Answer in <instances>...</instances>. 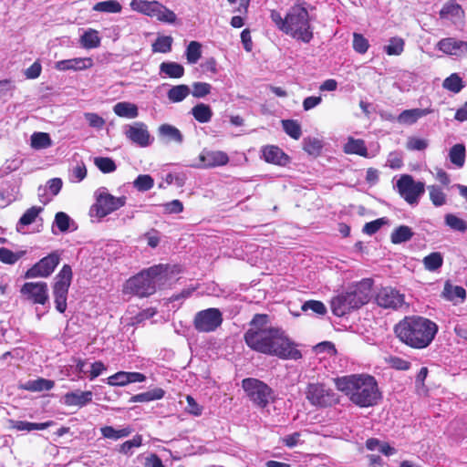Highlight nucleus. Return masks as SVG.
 I'll return each mask as SVG.
<instances>
[{
  "label": "nucleus",
  "instance_id": "obj_1",
  "mask_svg": "<svg viewBox=\"0 0 467 467\" xmlns=\"http://www.w3.org/2000/svg\"><path fill=\"white\" fill-rule=\"evenodd\" d=\"M249 326L244 341L251 349L283 359L301 358V352L295 348L285 332L269 324L267 315H255Z\"/></svg>",
  "mask_w": 467,
  "mask_h": 467
},
{
  "label": "nucleus",
  "instance_id": "obj_2",
  "mask_svg": "<svg viewBox=\"0 0 467 467\" xmlns=\"http://www.w3.org/2000/svg\"><path fill=\"white\" fill-rule=\"evenodd\" d=\"M337 389L360 408L372 407L381 400L378 382L368 374H354L335 380Z\"/></svg>",
  "mask_w": 467,
  "mask_h": 467
},
{
  "label": "nucleus",
  "instance_id": "obj_3",
  "mask_svg": "<svg viewBox=\"0 0 467 467\" xmlns=\"http://www.w3.org/2000/svg\"><path fill=\"white\" fill-rule=\"evenodd\" d=\"M270 17L278 29L296 40L308 43L313 38L311 17L301 5H293L284 18L275 10L271 11Z\"/></svg>",
  "mask_w": 467,
  "mask_h": 467
},
{
  "label": "nucleus",
  "instance_id": "obj_4",
  "mask_svg": "<svg viewBox=\"0 0 467 467\" xmlns=\"http://www.w3.org/2000/svg\"><path fill=\"white\" fill-rule=\"evenodd\" d=\"M438 330L437 325L424 317H406L395 327L397 337L408 346L415 348L428 347Z\"/></svg>",
  "mask_w": 467,
  "mask_h": 467
},
{
  "label": "nucleus",
  "instance_id": "obj_5",
  "mask_svg": "<svg viewBox=\"0 0 467 467\" xmlns=\"http://www.w3.org/2000/svg\"><path fill=\"white\" fill-rule=\"evenodd\" d=\"M168 277V265H156L130 278L126 283L125 289L140 297L149 296L154 294L158 287L163 285Z\"/></svg>",
  "mask_w": 467,
  "mask_h": 467
},
{
  "label": "nucleus",
  "instance_id": "obj_6",
  "mask_svg": "<svg viewBox=\"0 0 467 467\" xmlns=\"http://www.w3.org/2000/svg\"><path fill=\"white\" fill-rule=\"evenodd\" d=\"M95 202L91 205L89 215L100 220L126 204V196L115 197L107 188L100 187L95 193Z\"/></svg>",
  "mask_w": 467,
  "mask_h": 467
},
{
  "label": "nucleus",
  "instance_id": "obj_7",
  "mask_svg": "<svg viewBox=\"0 0 467 467\" xmlns=\"http://www.w3.org/2000/svg\"><path fill=\"white\" fill-rule=\"evenodd\" d=\"M242 388L249 400L258 408L264 409L275 400L273 389L257 379H243Z\"/></svg>",
  "mask_w": 467,
  "mask_h": 467
},
{
  "label": "nucleus",
  "instance_id": "obj_8",
  "mask_svg": "<svg viewBox=\"0 0 467 467\" xmlns=\"http://www.w3.org/2000/svg\"><path fill=\"white\" fill-rule=\"evenodd\" d=\"M396 188L406 202L410 205H418L420 197L425 192V183L422 182H416L411 175L403 174L397 181Z\"/></svg>",
  "mask_w": 467,
  "mask_h": 467
},
{
  "label": "nucleus",
  "instance_id": "obj_9",
  "mask_svg": "<svg viewBox=\"0 0 467 467\" xmlns=\"http://www.w3.org/2000/svg\"><path fill=\"white\" fill-rule=\"evenodd\" d=\"M222 323L223 314L218 308L214 307L197 312L193 318V327L201 333L213 332Z\"/></svg>",
  "mask_w": 467,
  "mask_h": 467
},
{
  "label": "nucleus",
  "instance_id": "obj_10",
  "mask_svg": "<svg viewBox=\"0 0 467 467\" xmlns=\"http://www.w3.org/2000/svg\"><path fill=\"white\" fill-rule=\"evenodd\" d=\"M372 282L370 279H364L348 291L343 293L348 298V305L354 309L359 308L368 302L370 298Z\"/></svg>",
  "mask_w": 467,
  "mask_h": 467
},
{
  "label": "nucleus",
  "instance_id": "obj_11",
  "mask_svg": "<svg viewBox=\"0 0 467 467\" xmlns=\"http://www.w3.org/2000/svg\"><path fill=\"white\" fill-rule=\"evenodd\" d=\"M59 261L60 256L58 253H51L29 268L26 272L25 276L26 278L47 277L54 272Z\"/></svg>",
  "mask_w": 467,
  "mask_h": 467
},
{
  "label": "nucleus",
  "instance_id": "obj_12",
  "mask_svg": "<svg viewBox=\"0 0 467 467\" xmlns=\"http://www.w3.org/2000/svg\"><path fill=\"white\" fill-rule=\"evenodd\" d=\"M124 134L129 140L141 148L148 147L153 142L147 125L141 121L126 125Z\"/></svg>",
  "mask_w": 467,
  "mask_h": 467
},
{
  "label": "nucleus",
  "instance_id": "obj_13",
  "mask_svg": "<svg viewBox=\"0 0 467 467\" xmlns=\"http://www.w3.org/2000/svg\"><path fill=\"white\" fill-rule=\"evenodd\" d=\"M306 399L314 406L327 407L335 402L334 393L323 384L311 383L306 389Z\"/></svg>",
  "mask_w": 467,
  "mask_h": 467
},
{
  "label": "nucleus",
  "instance_id": "obj_14",
  "mask_svg": "<svg viewBox=\"0 0 467 467\" xmlns=\"http://www.w3.org/2000/svg\"><path fill=\"white\" fill-rule=\"evenodd\" d=\"M26 300L33 304L45 305L48 301V287L45 282H27L21 290Z\"/></svg>",
  "mask_w": 467,
  "mask_h": 467
},
{
  "label": "nucleus",
  "instance_id": "obj_15",
  "mask_svg": "<svg viewBox=\"0 0 467 467\" xmlns=\"http://www.w3.org/2000/svg\"><path fill=\"white\" fill-rule=\"evenodd\" d=\"M376 302L380 307L391 309H398L405 303L404 295L389 286L379 289Z\"/></svg>",
  "mask_w": 467,
  "mask_h": 467
},
{
  "label": "nucleus",
  "instance_id": "obj_16",
  "mask_svg": "<svg viewBox=\"0 0 467 467\" xmlns=\"http://www.w3.org/2000/svg\"><path fill=\"white\" fill-rule=\"evenodd\" d=\"M228 161L229 157L223 151L203 150L199 155V162L192 166L199 169H209L223 166Z\"/></svg>",
  "mask_w": 467,
  "mask_h": 467
},
{
  "label": "nucleus",
  "instance_id": "obj_17",
  "mask_svg": "<svg viewBox=\"0 0 467 467\" xmlns=\"http://www.w3.org/2000/svg\"><path fill=\"white\" fill-rule=\"evenodd\" d=\"M142 15L150 17H155L157 20L172 24L176 21V14L167 8L165 5L158 1H150L149 5L144 9Z\"/></svg>",
  "mask_w": 467,
  "mask_h": 467
},
{
  "label": "nucleus",
  "instance_id": "obj_18",
  "mask_svg": "<svg viewBox=\"0 0 467 467\" xmlns=\"http://www.w3.org/2000/svg\"><path fill=\"white\" fill-rule=\"evenodd\" d=\"M437 47L443 54L448 56H467V42L453 37H447L440 40Z\"/></svg>",
  "mask_w": 467,
  "mask_h": 467
},
{
  "label": "nucleus",
  "instance_id": "obj_19",
  "mask_svg": "<svg viewBox=\"0 0 467 467\" xmlns=\"http://www.w3.org/2000/svg\"><path fill=\"white\" fill-rule=\"evenodd\" d=\"M72 280V270L68 265H64L55 277L53 285V296H67L68 288Z\"/></svg>",
  "mask_w": 467,
  "mask_h": 467
},
{
  "label": "nucleus",
  "instance_id": "obj_20",
  "mask_svg": "<svg viewBox=\"0 0 467 467\" xmlns=\"http://www.w3.org/2000/svg\"><path fill=\"white\" fill-rule=\"evenodd\" d=\"M92 397L91 391L76 390L66 393L62 401L66 406L84 407L91 402Z\"/></svg>",
  "mask_w": 467,
  "mask_h": 467
},
{
  "label": "nucleus",
  "instance_id": "obj_21",
  "mask_svg": "<svg viewBox=\"0 0 467 467\" xmlns=\"http://www.w3.org/2000/svg\"><path fill=\"white\" fill-rule=\"evenodd\" d=\"M263 157L265 161L277 165H285L288 158L286 154L276 146H266L263 149Z\"/></svg>",
  "mask_w": 467,
  "mask_h": 467
},
{
  "label": "nucleus",
  "instance_id": "obj_22",
  "mask_svg": "<svg viewBox=\"0 0 467 467\" xmlns=\"http://www.w3.org/2000/svg\"><path fill=\"white\" fill-rule=\"evenodd\" d=\"M158 133L164 142H176L181 144L183 140L182 132L171 124H162L158 129Z\"/></svg>",
  "mask_w": 467,
  "mask_h": 467
},
{
  "label": "nucleus",
  "instance_id": "obj_23",
  "mask_svg": "<svg viewBox=\"0 0 467 467\" xmlns=\"http://www.w3.org/2000/svg\"><path fill=\"white\" fill-rule=\"evenodd\" d=\"M442 296L454 304L462 303L466 298V291L462 286L453 285L450 282H446L442 291Z\"/></svg>",
  "mask_w": 467,
  "mask_h": 467
},
{
  "label": "nucleus",
  "instance_id": "obj_24",
  "mask_svg": "<svg viewBox=\"0 0 467 467\" xmlns=\"http://www.w3.org/2000/svg\"><path fill=\"white\" fill-rule=\"evenodd\" d=\"M343 151L346 154H356L361 157H368L366 143L361 139H354L348 137L347 142L343 146Z\"/></svg>",
  "mask_w": 467,
  "mask_h": 467
},
{
  "label": "nucleus",
  "instance_id": "obj_25",
  "mask_svg": "<svg viewBox=\"0 0 467 467\" xmlns=\"http://www.w3.org/2000/svg\"><path fill=\"white\" fill-rule=\"evenodd\" d=\"M431 109H412L403 110L398 117L397 120L400 124L411 125L415 123L419 119L430 114Z\"/></svg>",
  "mask_w": 467,
  "mask_h": 467
},
{
  "label": "nucleus",
  "instance_id": "obj_26",
  "mask_svg": "<svg viewBox=\"0 0 467 467\" xmlns=\"http://www.w3.org/2000/svg\"><path fill=\"white\" fill-rule=\"evenodd\" d=\"M440 16L446 19H462L464 16V11L462 6L454 0L446 3L440 11Z\"/></svg>",
  "mask_w": 467,
  "mask_h": 467
},
{
  "label": "nucleus",
  "instance_id": "obj_27",
  "mask_svg": "<svg viewBox=\"0 0 467 467\" xmlns=\"http://www.w3.org/2000/svg\"><path fill=\"white\" fill-rule=\"evenodd\" d=\"M113 112L121 118L135 119L139 116L138 107L130 102H118L113 107Z\"/></svg>",
  "mask_w": 467,
  "mask_h": 467
},
{
  "label": "nucleus",
  "instance_id": "obj_28",
  "mask_svg": "<svg viewBox=\"0 0 467 467\" xmlns=\"http://www.w3.org/2000/svg\"><path fill=\"white\" fill-rule=\"evenodd\" d=\"M53 425V421L42 423L28 422L24 420H10V428L21 431H43Z\"/></svg>",
  "mask_w": 467,
  "mask_h": 467
},
{
  "label": "nucleus",
  "instance_id": "obj_29",
  "mask_svg": "<svg viewBox=\"0 0 467 467\" xmlns=\"http://www.w3.org/2000/svg\"><path fill=\"white\" fill-rule=\"evenodd\" d=\"M331 309L335 316L342 317L354 308L348 305V298L342 293L332 299Z\"/></svg>",
  "mask_w": 467,
  "mask_h": 467
},
{
  "label": "nucleus",
  "instance_id": "obj_30",
  "mask_svg": "<svg viewBox=\"0 0 467 467\" xmlns=\"http://www.w3.org/2000/svg\"><path fill=\"white\" fill-rule=\"evenodd\" d=\"M100 432L103 438L117 441L128 437L132 432V429L124 427L117 430L112 426H104L100 428Z\"/></svg>",
  "mask_w": 467,
  "mask_h": 467
},
{
  "label": "nucleus",
  "instance_id": "obj_31",
  "mask_svg": "<svg viewBox=\"0 0 467 467\" xmlns=\"http://www.w3.org/2000/svg\"><path fill=\"white\" fill-rule=\"evenodd\" d=\"M41 212H42V208L37 207V206H32L31 208L27 209L24 213V214L20 217V219L16 224L17 232L22 233L23 228L25 226H27V225L33 223Z\"/></svg>",
  "mask_w": 467,
  "mask_h": 467
},
{
  "label": "nucleus",
  "instance_id": "obj_32",
  "mask_svg": "<svg viewBox=\"0 0 467 467\" xmlns=\"http://www.w3.org/2000/svg\"><path fill=\"white\" fill-rule=\"evenodd\" d=\"M465 146L462 143L453 145L449 151L451 162L457 168L463 167L465 163Z\"/></svg>",
  "mask_w": 467,
  "mask_h": 467
},
{
  "label": "nucleus",
  "instance_id": "obj_33",
  "mask_svg": "<svg viewBox=\"0 0 467 467\" xmlns=\"http://www.w3.org/2000/svg\"><path fill=\"white\" fill-rule=\"evenodd\" d=\"M54 386H55V382L53 380L39 378L37 379L28 380L22 386V388L26 390L36 392V391L49 390V389H53Z\"/></svg>",
  "mask_w": 467,
  "mask_h": 467
},
{
  "label": "nucleus",
  "instance_id": "obj_34",
  "mask_svg": "<svg viewBox=\"0 0 467 467\" xmlns=\"http://www.w3.org/2000/svg\"><path fill=\"white\" fill-rule=\"evenodd\" d=\"M165 391L161 388H156L143 393L134 395L130 398L131 402H149L158 400L163 398Z\"/></svg>",
  "mask_w": 467,
  "mask_h": 467
},
{
  "label": "nucleus",
  "instance_id": "obj_35",
  "mask_svg": "<svg viewBox=\"0 0 467 467\" xmlns=\"http://www.w3.org/2000/svg\"><path fill=\"white\" fill-rule=\"evenodd\" d=\"M424 268L430 272H435L443 265V256L440 252H432L422 260Z\"/></svg>",
  "mask_w": 467,
  "mask_h": 467
},
{
  "label": "nucleus",
  "instance_id": "obj_36",
  "mask_svg": "<svg viewBox=\"0 0 467 467\" xmlns=\"http://www.w3.org/2000/svg\"><path fill=\"white\" fill-rule=\"evenodd\" d=\"M192 114L200 123H207L213 117V111L209 105L199 103L192 109Z\"/></svg>",
  "mask_w": 467,
  "mask_h": 467
},
{
  "label": "nucleus",
  "instance_id": "obj_37",
  "mask_svg": "<svg viewBox=\"0 0 467 467\" xmlns=\"http://www.w3.org/2000/svg\"><path fill=\"white\" fill-rule=\"evenodd\" d=\"M412 236L413 232L410 227L400 225L393 230L390 240L393 244H398L410 240Z\"/></svg>",
  "mask_w": 467,
  "mask_h": 467
},
{
  "label": "nucleus",
  "instance_id": "obj_38",
  "mask_svg": "<svg viewBox=\"0 0 467 467\" xmlns=\"http://www.w3.org/2000/svg\"><path fill=\"white\" fill-rule=\"evenodd\" d=\"M30 145L35 150H43L52 145V140L48 133L34 132L31 135Z\"/></svg>",
  "mask_w": 467,
  "mask_h": 467
},
{
  "label": "nucleus",
  "instance_id": "obj_39",
  "mask_svg": "<svg viewBox=\"0 0 467 467\" xmlns=\"http://www.w3.org/2000/svg\"><path fill=\"white\" fill-rule=\"evenodd\" d=\"M429 191L430 200L432 204L436 207H441L447 202V196L441 187L438 185H429L427 187Z\"/></svg>",
  "mask_w": 467,
  "mask_h": 467
},
{
  "label": "nucleus",
  "instance_id": "obj_40",
  "mask_svg": "<svg viewBox=\"0 0 467 467\" xmlns=\"http://www.w3.org/2000/svg\"><path fill=\"white\" fill-rule=\"evenodd\" d=\"M191 90L190 88L186 85H178L172 87L168 91V99L170 101L177 103L182 101L189 94Z\"/></svg>",
  "mask_w": 467,
  "mask_h": 467
},
{
  "label": "nucleus",
  "instance_id": "obj_41",
  "mask_svg": "<svg viewBox=\"0 0 467 467\" xmlns=\"http://www.w3.org/2000/svg\"><path fill=\"white\" fill-rule=\"evenodd\" d=\"M121 9V5L115 0L99 2L93 6L94 11L111 14L119 13Z\"/></svg>",
  "mask_w": 467,
  "mask_h": 467
},
{
  "label": "nucleus",
  "instance_id": "obj_42",
  "mask_svg": "<svg viewBox=\"0 0 467 467\" xmlns=\"http://www.w3.org/2000/svg\"><path fill=\"white\" fill-rule=\"evenodd\" d=\"M282 126L285 132L295 140H298L302 135V130L299 122L294 119L282 120Z\"/></svg>",
  "mask_w": 467,
  "mask_h": 467
},
{
  "label": "nucleus",
  "instance_id": "obj_43",
  "mask_svg": "<svg viewBox=\"0 0 467 467\" xmlns=\"http://www.w3.org/2000/svg\"><path fill=\"white\" fill-rule=\"evenodd\" d=\"M99 43L100 37L97 30L88 29L81 36V44L87 48L97 47Z\"/></svg>",
  "mask_w": 467,
  "mask_h": 467
},
{
  "label": "nucleus",
  "instance_id": "obj_44",
  "mask_svg": "<svg viewBox=\"0 0 467 467\" xmlns=\"http://www.w3.org/2000/svg\"><path fill=\"white\" fill-rule=\"evenodd\" d=\"M94 164L103 173H110L117 169L114 161L109 157H95Z\"/></svg>",
  "mask_w": 467,
  "mask_h": 467
},
{
  "label": "nucleus",
  "instance_id": "obj_45",
  "mask_svg": "<svg viewBox=\"0 0 467 467\" xmlns=\"http://www.w3.org/2000/svg\"><path fill=\"white\" fill-rule=\"evenodd\" d=\"M161 72L170 78H181L183 75V67L175 62L162 63L160 67Z\"/></svg>",
  "mask_w": 467,
  "mask_h": 467
},
{
  "label": "nucleus",
  "instance_id": "obj_46",
  "mask_svg": "<svg viewBox=\"0 0 467 467\" xmlns=\"http://www.w3.org/2000/svg\"><path fill=\"white\" fill-rule=\"evenodd\" d=\"M445 223L454 231L461 233L467 231V223L463 219L452 213H448L445 215Z\"/></svg>",
  "mask_w": 467,
  "mask_h": 467
},
{
  "label": "nucleus",
  "instance_id": "obj_47",
  "mask_svg": "<svg viewBox=\"0 0 467 467\" xmlns=\"http://www.w3.org/2000/svg\"><path fill=\"white\" fill-rule=\"evenodd\" d=\"M442 86L445 89H448L453 93H459L463 88L462 78L455 73L446 78Z\"/></svg>",
  "mask_w": 467,
  "mask_h": 467
},
{
  "label": "nucleus",
  "instance_id": "obj_48",
  "mask_svg": "<svg viewBox=\"0 0 467 467\" xmlns=\"http://www.w3.org/2000/svg\"><path fill=\"white\" fill-rule=\"evenodd\" d=\"M154 185V180L150 175L140 174L133 182V186L139 192H147L150 190Z\"/></svg>",
  "mask_w": 467,
  "mask_h": 467
},
{
  "label": "nucleus",
  "instance_id": "obj_49",
  "mask_svg": "<svg viewBox=\"0 0 467 467\" xmlns=\"http://www.w3.org/2000/svg\"><path fill=\"white\" fill-rule=\"evenodd\" d=\"M25 251L14 253L11 250L2 247L0 248V261L4 264L14 265L16 264L24 254Z\"/></svg>",
  "mask_w": 467,
  "mask_h": 467
},
{
  "label": "nucleus",
  "instance_id": "obj_50",
  "mask_svg": "<svg viewBox=\"0 0 467 467\" xmlns=\"http://www.w3.org/2000/svg\"><path fill=\"white\" fill-rule=\"evenodd\" d=\"M403 40L399 37H393L389 41V44L384 47V49L389 56H400L403 51Z\"/></svg>",
  "mask_w": 467,
  "mask_h": 467
},
{
  "label": "nucleus",
  "instance_id": "obj_51",
  "mask_svg": "<svg viewBox=\"0 0 467 467\" xmlns=\"http://www.w3.org/2000/svg\"><path fill=\"white\" fill-rule=\"evenodd\" d=\"M172 44V37L170 36H159L152 44V49L155 52L167 53L170 51Z\"/></svg>",
  "mask_w": 467,
  "mask_h": 467
},
{
  "label": "nucleus",
  "instance_id": "obj_52",
  "mask_svg": "<svg viewBox=\"0 0 467 467\" xmlns=\"http://www.w3.org/2000/svg\"><path fill=\"white\" fill-rule=\"evenodd\" d=\"M301 309L305 312L311 310L313 313L324 316L327 313V307L321 301L317 300H308L306 301L302 306Z\"/></svg>",
  "mask_w": 467,
  "mask_h": 467
},
{
  "label": "nucleus",
  "instance_id": "obj_53",
  "mask_svg": "<svg viewBox=\"0 0 467 467\" xmlns=\"http://www.w3.org/2000/svg\"><path fill=\"white\" fill-rule=\"evenodd\" d=\"M87 177V168L84 162L78 163L70 170L69 180L72 182H80Z\"/></svg>",
  "mask_w": 467,
  "mask_h": 467
},
{
  "label": "nucleus",
  "instance_id": "obj_54",
  "mask_svg": "<svg viewBox=\"0 0 467 467\" xmlns=\"http://www.w3.org/2000/svg\"><path fill=\"white\" fill-rule=\"evenodd\" d=\"M368 47L369 45L368 39L365 38L361 34H353V47L358 53L360 55L365 54Z\"/></svg>",
  "mask_w": 467,
  "mask_h": 467
},
{
  "label": "nucleus",
  "instance_id": "obj_55",
  "mask_svg": "<svg viewBox=\"0 0 467 467\" xmlns=\"http://www.w3.org/2000/svg\"><path fill=\"white\" fill-rule=\"evenodd\" d=\"M107 383L110 386H126L129 384L128 372L119 371L107 379Z\"/></svg>",
  "mask_w": 467,
  "mask_h": 467
},
{
  "label": "nucleus",
  "instance_id": "obj_56",
  "mask_svg": "<svg viewBox=\"0 0 467 467\" xmlns=\"http://www.w3.org/2000/svg\"><path fill=\"white\" fill-rule=\"evenodd\" d=\"M428 146V140L418 137H410L407 141V149L410 150H424Z\"/></svg>",
  "mask_w": 467,
  "mask_h": 467
},
{
  "label": "nucleus",
  "instance_id": "obj_57",
  "mask_svg": "<svg viewBox=\"0 0 467 467\" xmlns=\"http://www.w3.org/2000/svg\"><path fill=\"white\" fill-rule=\"evenodd\" d=\"M142 438L140 435H135L131 440L123 442L119 448V451L124 454L131 452L133 448H138L141 445Z\"/></svg>",
  "mask_w": 467,
  "mask_h": 467
},
{
  "label": "nucleus",
  "instance_id": "obj_58",
  "mask_svg": "<svg viewBox=\"0 0 467 467\" xmlns=\"http://www.w3.org/2000/svg\"><path fill=\"white\" fill-rule=\"evenodd\" d=\"M321 148V141L316 138H306L304 140V150L309 154L318 153Z\"/></svg>",
  "mask_w": 467,
  "mask_h": 467
},
{
  "label": "nucleus",
  "instance_id": "obj_59",
  "mask_svg": "<svg viewBox=\"0 0 467 467\" xmlns=\"http://www.w3.org/2000/svg\"><path fill=\"white\" fill-rule=\"evenodd\" d=\"M211 92V85L204 82H196L192 85V94L195 98H203Z\"/></svg>",
  "mask_w": 467,
  "mask_h": 467
},
{
  "label": "nucleus",
  "instance_id": "obj_60",
  "mask_svg": "<svg viewBox=\"0 0 467 467\" xmlns=\"http://www.w3.org/2000/svg\"><path fill=\"white\" fill-rule=\"evenodd\" d=\"M202 44L197 41H191L186 48V58H200L202 56Z\"/></svg>",
  "mask_w": 467,
  "mask_h": 467
},
{
  "label": "nucleus",
  "instance_id": "obj_61",
  "mask_svg": "<svg viewBox=\"0 0 467 467\" xmlns=\"http://www.w3.org/2000/svg\"><path fill=\"white\" fill-rule=\"evenodd\" d=\"M70 217L63 213L59 212L56 214L55 224L61 232H66L69 229Z\"/></svg>",
  "mask_w": 467,
  "mask_h": 467
},
{
  "label": "nucleus",
  "instance_id": "obj_62",
  "mask_svg": "<svg viewBox=\"0 0 467 467\" xmlns=\"http://www.w3.org/2000/svg\"><path fill=\"white\" fill-rule=\"evenodd\" d=\"M84 117L92 128L101 129L105 125L104 119L96 113L87 112L84 114Z\"/></svg>",
  "mask_w": 467,
  "mask_h": 467
},
{
  "label": "nucleus",
  "instance_id": "obj_63",
  "mask_svg": "<svg viewBox=\"0 0 467 467\" xmlns=\"http://www.w3.org/2000/svg\"><path fill=\"white\" fill-rule=\"evenodd\" d=\"M386 223L385 218H379L375 221L367 223L363 227V232L367 234H373L377 233L383 224Z\"/></svg>",
  "mask_w": 467,
  "mask_h": 467
},
{
  "label": "nucleus",
  "instance_id": "obj_64",
  "mask_svg": "<svg viewBox=\"0 0 467 467\" xmlns=\"http://www.w3.org/2000/svg\"><path fill=\"white\" fill-rule=\"evenodd\" d=\"M166 213H180L183 211V204L179 200H173L162 205Z\"/></svg>",
  "mask_w": 467,
  "mask_h": 467
}]
</instances>
